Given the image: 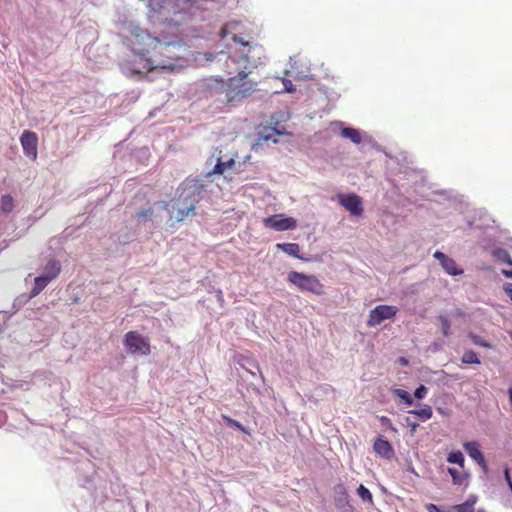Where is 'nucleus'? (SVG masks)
Listing matches in <instances>:
<instances>
[{
  "mask_svg": "<svg viewBox=\"0 0 512 512\" xmlns=\"http://www.w3.org/2000/svg\"><path fill=\"white\" fill-rule=\"evenodd\" d=\"M338 202L354 216H361L363 214V202L357 194H340L338 195Z\"/></svg>",
  "mask_w": 512,
  "mask_h": 512,
  "instance_id": "10",
  "label": "nucleus"
},
{
  "mask_svg": "<svg viewBox=\"0 0 512 512\" xmlns=\"http://www.w3.org/2000/svg\"><path fill=\"white\" fill-rule=\"evenodd\" d=\"M341 136L351 140L355 144H359L362 140L359 131L352 127H346L341 130Z\"/></svg>",
  "mask_w": 512,
  "mask_h": 512,
  "instance_id": "21",
  "label": "nucleus"
},
{
  "mask_svg": "<svg viewBox=\"0 0 512 512\" xmlns=\"http://www.w3.org/2000/svg\"><path fill=\"white\" fill-rule=\"evenodd\" d=\"M400 361H401L402 363H404V364H406V363H407V360H406L405 358H401V359H400Z\"/></svg>",
  "mask_w": 512,
  "mask_h": 512,
  "instance_id": "47",
  "label": "nucleus"
},
{
  "mask_svg": "<svg viewBox=\"0 0 512 512\" xmlns=\"http://www.w3.org/2000/svg\"><path fill=\"white\" fill-rule=\"evenodd\" d=\"M235 164V160L233 158L228 159L227 161H222L221 158H218L216 165L214 166L211 174H224L228 169H231Z\"/></svg>",
  "mask_w": 512,
  "mask_h": 512,
  "instance_id": "16",
  "label": "nucleus"
},
{
  "mask_svg": "<svg viewBox=\"0 0 512 512\" xmlns=\"http://www.w3.org/2000/svg\"><path fill=\"white\" fill-rule=\"evenodd\" d=\"M248 74L242 70L222 85L227 103L240 102L257 90V82L248 79Z\"/></svg>",
  "mask_w": 512,
  "mask_h": 512,
  "instance_id": "3",
  "label": "nucleus"
},
{
  "mask_svg": "<svg viewBox=\"0 0 512 512\" xmlns=\"http://www.w3.org/2000/svg\"><path fill=\"white\" fill-rule=\"evenodd\" d=\"M398 308L392 305H378L369 313L367 326L375 327L380 325L384 320L392 319L396 316Z\"/></svg>",
  "mask_w": 512,
  "mask_h": 512,
  "instance_id": "7",
  "label": "nucleus"
},
{
  "mask_svg": "<svg viewBox=\"0 0 512 512\" xmlns=\"http://www.w3.org/2000/svg\"><path fill=\"white\" fill-rule=\"evenodd\" d=\"M508 393H509L510 403L512 404V387L509 389Z\"/></svg>",
  "mask_w": 512,
  "mask_h": 512,
  "instance_id": "45",
  "label": "nucleus"
},
{
  "mask_svg": "<svg viewBox=\"0 0 512 512\" xmlns=\"http://www.w3.org/2000/svg\"><path fill=\"white\" fill-rule=\"evenodd\" d=\"M433 256L440 261V264H442L443 260L447 258V255H445L441 251H436Z\"/></svg>",
  "mask_w": 512,
  "mask_h": 512,
  "instance_id": "36",
  "label": "nucleus"
},
{
  "mask_svg": "<svg viewBox=\"0 0 512 512\" xmlns=\"http://www.w3.org/2000/svg\"><path fill=\"white\" fill-rule=\"evenodd\" d=\"M380 420H381V422H382L383 424H389V425H391V421H390V419H389V418H387L386 416H382V417L380 418Z\"/></svg>",
  "mask_w": 512,
  "mask_h": 512,
  "instance_id": "43",
  "label": "nucleus"
},
{
  "mask_svg": "<svg viewBox=\"0 0 512 512\" xmlns=\"http://www.w3.org/2000/svg\"><path fill=\"white\" fill-rule=\"evenodd\" d=\"M238 25V22H230L224 25L220 30V37L226 38L230 34V29H234Z\"/></svg>",
  "mask_w": 512,
  "mask_h": 512,
  "instance_id": "32",
  "label": "nucleus"
},
{
  "mask_svg": "<svg viewBox=\"0 0 512 512\" xmlns=\"http://www.w3.org/2000/svg\"><path fill=\"white\" fill-rule=\"evenodd\" d=\"M284 85H285V88H286V90H287L288 92H292V91L294 90V89H293V85H292L291 81L286 80V81L284 82Z\"/></svg>",
  "mask_w": 512,
  "mask_h": 512,
  "instance_id": "39",
  "label": "nucleus"
},
{
  "mask_svg": "<svg viewBox=\"0 0 512 512\" xmlns=\"http://www.w3.org/2000/svg\"><path fill=\"white\" fill-rule=\"evenodd\" d=\"M505 479H506L508 485L510 486V483H512V481H511L510 473H509L508 469H505Z\"/></svg>",
  "mask_w": 512,
  "mask_h": 512,
  "instance_id": "41",
  "label": "nucleus"
},
{
  "mask_svg": "<svg viewBox=\"0 0 512 512\" xmlns=\"http://www.w3.org/2000/svg\"><path fill=\"white\" fill-rule=\"evenodd\" d=\"M152 215H153L152 208L143 209L138 213V216L141 218H150V217H152Z\"/></svg>",
  "mask_w": 512,
  "mask_h": 512,
  "instance_id": "35",
  "label": "nucleus"
},
{
  "mask_svg": "<svg viewBox=\"0 0 512 512\" xmlns=\"http://www.w3.org/2000/svg\"><path fill=\"white\" fill-rule=\"evenodd\" d=\"M408 425H409V427H410V429H411V432H415V431H416V429H417V428H418V426H419V425H418V423H415V422H413V423H408Z\"/></svg>",
  "mask_w": 512,
  "mask_h": 512,
  "instance_id": "42",
  "label": "nucleus"
},
{
  "mask_svg": "<svg viewBox=\"0 0 512 512\" xmlns=\"http://www.w3.org/2000/svg\"><path fill=\"white\" fill-rule=\"evenodd\" d=\"M183 46L178 42H162L158 39L149 58L146 59V70H180L184 67L182 57Z\"/></svg>",
  "mask_w": 512,
  "mask_h": 512,
  "instance_id": "2",
  "label": "nucleus"
},
{
  "mask_svg": "<svg viewBox=\"0 0 512 512\" xmlns=\"http://www.w3.org/2000/svg\"><path fill=\"white\" fill-rule=\"evenodd\" d=\"M50 281L51 280L47 278L45 275L36 277L34 281V287L31 291V295H38L50 283Z\"/></svg>",
  "mask_w": 512,
  "mask_h": 512,
  "instance_id": "22",
  "label": "nucleus"
},
{
  "mask_svg": "<svg viewBox=\"0 0 512 512\" xmlns=\"http://www.w3.org/2000/svg\"><path fill=\"white\" fill-rule=\"evenodd\" d=\"M335 493L338 495L340 501H347L348 492L343 484H338L334 487Z\"/></svg>",
  "mask_w": 512,
  "mask_h": 512,
  "instance_id": "31",
  "label": "nucleus"
},
{
  "mask_svg": "<svg viewBox=\"0 0 512 512\" xmlns=\"http://www.w3.org/2000/svg\"><path fill=\"white\" fill-rule=\"evenodd\" d=\"M501 273H502L505 277L512 279V270L503 269V270L501 271Z\"/></svg>",
  "mask_w": 512,
  "mask_h": 512,
  "instance_id": "40",
  "label": "nucleus"
},
{
  "mask_svg": "<svg viewBox=\"0 0 512 512\" xmlns=\"http://www.w3.org/2000/svg\"><path fill=\"white\" fill-rule=\"evenodd\" d=\"M477 512H486L484 509H480Z\"/></svg>",
  "mask_w": 512,
  "mask_h": 512,
  "instance_id": "49",
  "label": "nucleus"
},
{
  "mask_svg": "<svg viewBox=\"0 0 512 512\" xmlns=\"http://www.w3.org/2000/svg\"><path fill=\"white\" fill-rule=\"evenodd\" d=\"M439 323H440V326H441V331H442V334L444 337H448L450 334H451V322L450 320L448 319V317L446 315H439L437 317Z\"/></svg>",
  "mask_w": 512,
  "mask_h": 512,
  "instance_id": "25",
  "label": "nucleus"
},
{
  "mask_svg": "<svg viewBox=\"0 0 512 512\" xmlns=\"http://www.w3.org/2000/svg\"><path fill=\"white\" fill-rule=\"evenodd\" d=\"M456 315H457V316H463V312H462L461 310H457V311H456Z\"/></svg>",
  "mask_w": 512,
  "mask_h": 512,
  "instance_id": "46",
  "label": "nucleus"
},
{
  "mask_svg": "<svg viewBox=\"0 0 512 512\" xmlns=\"http://www.w3.org/2000/svg\"><path fill=\"white\" fill-rule=\"evenodd\" d=\"M455 509H454V505L449 507L447 510H440V512H454Z\"/></svg>",
  "mask_w": 512,
  "mask_h": 512,
  "instance_id": "44",
  "label": "nucleus"
},
{
  "mask_svg": "<svg viewBox=\"0 0 512 512\" xmlns=\"http://www.w3.org/2000/svg\"><path fill=\"white\" fill-rule=\"evenodd\" d=\"M476 496L471 495L464 503L454 505V512H475Z\"/></svg>",
  "mask_w": 512,
  "mask_h": 512,
  "instance_id": "19",
  "label": "nucleus"
},
{
  "mask_svg": "<svg viewBox=\"0 0 512 512\" xmlns=\"http://www.w3.org/2000/svg\"><path fill=\"white\" fill-rule=\"evenodd\" d=\"M203 191L204 184L200 179L187 178L177 188V197L171 203L163 202L162 207L169 211L170 219L181 222L194 214Z\"/></svg>",
  "mask_w": 512,
  "mask_h": 512,
  "instance_id": "1",
  "label": "nucleus"
},
{
  "mask_svg": "<svg viewBox=\"0 0 512 512\" xmlns=\"http://www.w3.org/2000/svg\"><path fill=\"white\" fill-rule=\"evenodd\" d=\"M265 227L276 231L292 230L297 227V221L292 217H285L283 214L272 215L263 219Z\"/></svg>",
  "mask_w": 512,
  "mask_h": 512,
  "instance_id": "8",
  "label": "nucleus"
},
{
  "mask_svg": "<svg viewBox=\"0 0 512 512\" xmlns=\"http://www.w3.org/2000/svg\"><path fill=\"white\" fill-rule=\"evenodd\" d=\"M441 266L449 275L457 276L463 273V270L457 267L456 262L448 256L443 260Z\"/></svg>",
  "mask_w": 512,
  "mask_h": 512,
  "instance_id": "18",
  "label": "nucleus"
},
{
  "mask_svg": "<svg viewBox=\"0 0 512 512\" xmlns=\"http://www.w3.org/2000/svg\"><path fill=\"white\" fill-rule=\"evenodd\" d=\"M391 391L395 396L400 398L405 404H407V405L413 404V399L407 391H405L403 389H399V388H393Z\"/></svg>",
  "mask_w": 512,
  "mask_h": 512,
  "instance_id": "27",
  "label": "nucleus"
},
{
  "mask_svg": "<svg viewBox=\"0 0 512 512\" xmlns=\"http://www.w3.org/2000/svg\"><path fill=\"white\" fill-rule=\"evenodd\" d=\"M447 461L449 463H453V464H457L459 465V467L461 468H464V456H463V453L461 451H454V452H451L448 457H447Z\"/></svg>",
  "mask_w": 512,
  "mask_h": 512,
  "instance_id": "26",
  "label": "nucleus"
},
{
  "mask_svg": "<svg viewBox=\"0 0 512 512\" xmlns=\"http://www.w3.org/2000/svg\"><path fill=\"white\" fill-rule=\"evenodd\" d=\"M14 209V199L10 195H3L0 200V212L8 214Z\"/></svg>",
  "mask_w": 512,
  "mask_h": 512,
  "instance_id": "23",
  "label": "nucleus"
},
{
  "mask_svg": "<svg viewBox=\"0 0 512 512\" xmlns=\"http://www.w3.org/2000/svg\"><path fill=\"white\" fill-rule=\"evenodd\" d=\"M461 361L464 364H480V360L473 350L466 351L463 354Z\"/></svg>",
  "mask_w": 512,
  "mask_h": 512,
  "instance_id": "28",
  "label": "nucleus"
},
{
  "mask_svg": "<svg viewBox=\"0 0 512 512\" xmlns=\"http://www.w3.org/2000/svg\"><path fill=\"white\" fill-rule=\"evenodd\" d=\"M467 454L482 468H486V461L483 453L480 450V446L476 441L465 442L463 445Z\"/></svg>",
  "mask_w": 512,
  "mask_h": 512,
  "instance_id": "13",
  "label": "nucleus"
},
{
  "mask_svg": "<svg viewBox=\"0 0 512 512\" xmlns=\"http://www.w3.org/2000/svg\"><path fill=\"white\" fill-rule=\"evenodd\" d=\"M357 494L364 502L373 503V496L371 492L364 486L360 485L357 489Z\"/></svg>",
  "mask_w": 512,
  "mask_h": 512,
  "instance_id": "29",
  "label": "nucleus"
},
{
  "mask_svg": "<svg viewBox=\"0 0 512 512\" xmlns=\"http://www.w3.org/2000/svg\"><path fill=\"white\" fill-rule=\"evenodd\" d=\"M224 419L226 420V422L229 426L235 427L236 429L244 431V427L240 422H238L230 417H226V416H224Z\"/></svg>",
  "mask_w": 512,
  "mask_h": 512,
  "instance_id": "34",
  "label": "nucleus"
},
{
  "mask_svg": "<svg viewBox=\"0 0 512 512\" xmlns=\"http://www.w3.org/2000/svg\"><path fill=\"white\" fill-rule=\"evenodd\" d=\"M124 346L132 354L149 355L151 352L148 339L137 331H129L125 334Z\"/></svg>",
  "mask_w": 512,
  "mask_h": 512,
  "instance_id": "6",
  "label": "nucleus"
},
{
  "mask_svg": "<svg viewBox=\"0 0 512 512\" xmlns=\"http://www.w3.org/2000/svg\"><path fill=\"white\" fill-rule=\"evenodd\" d=\"M493 256L498 261L506 263V264L512 266V258H511L510 254H509V252L507 250L502 249V248H498V249L493 251Z\"/></svg>",
  "mask_w": 512,
  "mask_h": 512,
  "instance_id": "24",
  "label": "nucleus"
},
{
  "mask_svg": "<svg viewBox=\"0 0 512 512\" xmlns=\"http://www.w3.org/2000/svg\"><path fill=\"white\" fill-rule=\"evenodd\" d=\"M288 281L303 292H310L317 296H321L325 293L324 285L315 275L291 271L288 274Z\"/></svg>",
  "mask_w": 512,
  "mask_h": 512,
  "instance_id": "5",
  "label": "nucleus"
},
{
  "mask_svg": "<svg viewBox=\"0 0 512 512\" xmlns=\"http://www.w3.org/2000/svg\"><path fill=\"white\" fill-rule=\"evenodd\" d=\"M409 413L417 416L421 421H427L433 416V410L427 404L420 409L410 410Z\"/></svg>",
  "mask_w": 512,
  "mask_h": 512,
  "instance_id": "20",
  "label": "nucleus"
},
{
  "mask_svg": "<svg viewBox=\"0 0 512 512\" xmlns=\"http://www.w3.org/2000/svg\"><path fill=\"white\" fill-rule=\"evenodd\" d=\"M158 38L152 37L146 30H133L129 39V45L138 57L139 64L146 69V59L151 55L157 45Z\"/></svg>",
  "mask_w": 512,
  "mask_h": 512,
  "instance_id": "4",
  "label": "nucleus"
},
{
  "mask_svg": "<svg viewBox=\"0 0 512 512\" xmlns=\"http://www.w3.org/2000/svg\"><path fill=\"white\" fill-rule=\"evenodd\" d=\"M61 271L60 263L57 260H50L45 266V276L51 281L55 279Z\"/></svg>",
  "mask_w": 512,
  "mask_h": 512,
  "instance_id": "17",
  "label": "nucleus"
},
{
  "mask_svg": "<svg viewBox=\"0 0 512 512\" xmlns=\"http://www.w3.org/2000/svg\"><path fill=\"white\" fill-rule=\"evenodd\" d=\"M426 508H427V510H428L429 512H440L439 507H438L437 505H435V504H432V503L428 504V505L426 506Z\"/></svg>",
  "mask_w": 512,
  "mask_h": 512,
  "instance_id": "38",
  "label": "nucleus"
},
{
  "mask_svg": "<svg viewBox=\"0 0 512 512\" xmlns=\"http://www.w3.org/2000/svg\"><path fill=\"white\" fill-rule=\"evenodd\" d=\"M469 337L472 340V342L475 345H477V346L484 347V348H491L492 347L490 343H488L482 337H480V336H478L476 334L470 333Z\"/></svg>",
  "mask_w": 512,
  "mask_h": 512,
  "instance_id": "30",
  "label": "nucleus"
},
{
  "mask_svg": "<svg viewBox=\"0 0 512 512\" xmlns=\"http://www.w3.org/2000/svg\"><path fill=\"white\" fill-rule=\"evenodd\" d=\"M428 390L426 388V386L424 385H420L414 392V396L417 398V399H423L426 394H427Z\"/></svg>",
  "mask_w": 512,
  "mask_h": 512,
  "instance_id": "33",
  "label": "nucleus"
},
{
  "mask_svg": "<svg viewBox=\"0 0 512 512\" xmlns=\"http://www.w3.org/2000/svg\"><path fill=\"white\" fill-rule=\"evenodd\" d=\"M504 290L508 294V296L510 297V299L512 301V283H506L504 285Z\"/></svg>",
  "mask_w": 512,
  "mask_h": 512,
  "instance_id": "37",
  "label": "nucleus"
},
{
  "mask_svg": "<svg viewBox=\"0 0 512 512\" xmlns=\"http://www.w3.org/2000/svg\"><path fill=\"white\" fill-rule=\"evenodd\" d=\"M264 139H265V140H269V139H271V136H270V135H266V136L264 137Z\"/></svg>",
  "mask_w": 512,
  "mask_h": 512,
  "instance_id": "48",
  "label": "nucleus"
},
{
  "mask_svg": "<svg viewBox=\"0 0 512 512\" xmlns=\"http://www.w3.org/2000/svg\"><path fill=\"white\" fill-rule=\"evenodd\" d=\"M20 143L23 148L24 154L32 159L36 160L38 151V136L35 132H32L30 130H24L21 137H20Z\"/></svg>",
  "mask_w": 512,
  "mask_h": 512,
  "instance_id": "11",
  "label": "nucleus"
},
{
  "mask_svg": "<svg viewBox=\"0 0 512 512\" xmlns=\"http://www.w3.org/2000/svg\"><path fill=\"white\" fill-rule=\"evenodd\" d=\"M232 40L239 44L241 47L239 48V53L241 54V58L246 61L247 63L251 64L253 67L257 66L260 61L256 60L251 53H259L261 52V48L250 45V43L246 40H244L241 36L237 34L232 35Z\"/></svg>",
  "mask_w": 512,
  "mask_h": 512,
  "instance_id": "9",
  "label": "nucleus"
},
{
  "mask_svg": "<svg viewBox=\"0 0 512 512\" xmlns=\"http://www.w3.org/2000/svg\"><path fill=\"white\" fill-rule=\"evenodd\" d=\"M373 450L378 456L385 459H392L395 455L391 443L382 437L376 438L373 444Z\"/></svg>",
  "mask_w": 512,
  "mask_h": 512,
  "instance_id": "12",
  "label": "nucleus"
},
{
  "mask_svg": "<svg viewBox=\"0 0 512 512\" xmlns=\"http://www.w3.org/2000/svg\"><path fill=\"white\" fill-rule=\"evenodd\" d=\"M448 473L452 477V481L455 485H462L466 482L468 474L464 471V468H448Z\"/></svg>",
  "mask_w": 512,
  "mask_h": 512,
  "instance_id": "14",
  "label": "nucleus"
},
{
  "mask_svg": "<svg viewBox=\"0 0 512 512\" xmlns=\"http://www.w3.org/2000/svg\"><path fill=\"white\" fill-rule=\"evenodd\" d=\"M276 247L290 256L302 258L300 253V246L297 243H277Z\"/></svg>",
  "mask_w": 512,
  "mask_h": 512,
  "instance_id": "15",
  "label": "nucleus"
}]
</instances>
